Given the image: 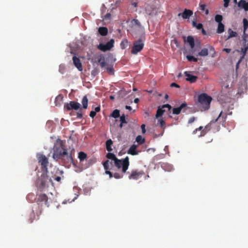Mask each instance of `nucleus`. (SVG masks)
<instances>
[{"label":"nucleus","instance_id":"61","mask_svg":"<svg viewBox=\"0 0 248 248\" xmlns=\"http://www.w3.org/2000/svg\"><path fill=\"white\" fill-rule=\"evenodd\" d=\"M202 33L203 34V35H206V31L204 30L203 28H202Z\"/></svg>","mask_w":248,"mask_h":248},{"label":"nucleus","instance_id":"18","mask_svg":"<svg viewBox=\"0 0 248 248\" xmlns=\"http://www.w3.org/2000/svg\"><path fill=\"white\" fill-rule=\"evenodd\" d=\"M238 6L242 9H244L245 11H248V2H247L245 0H240L238 3Z\"/></svg>","mask_w":248,"mask_h":248},{"label":"nucleus","instance_id":"28","mask_svg":"<svg viewBox=\"0 0 248 248\" xmlns=\"http://www.w3.org/2000/svg\"><path fill=\"white\" fill-rule=\"evenodd\" d=\"M224 31V25L222 23H220L218 24L217 32V33H221Z\"/></svg>","mask_w":248,"mask_h":248},{"label":"nucleus","instance_id":"38","mask_svg":"<svg viewBox=\"0 0 248 248\" xmlns=\"http://www.w3.org/2000/svg\"><path fill=\"white\" fill-rule=\"evenodd\" d=\"M106 70H107V72L109 75H114V68L113 67V66H110L107 67L106 68Z\"/></svg>","mask_w":248,"mask_h":248},{"label":"nucleus","instance_id":"23","mask_svg":"<svg viewBox=\"0 0 248 248\" xmlns=\"http://www.w3.org/2000/svg\"><path fill=\"white\" fill-rule=\"evenodd\" d=\"M98 32L102 36H106L108 33V30L107 27H102L98 29Z\"/></svg>","mask_w":248,"mask_h":248},{"label":"nucleus","instance_id":"44","mask_svg":"<svg viewBox=\"0 0 248 248\" xmlns=\"http://www.w3.org/2000/svg\"><path fill=\"white\" fill-rule=\"evenodd\" d=\"M119 117H120V121L121 122H122V123H125V124L127 123V122L125 120V115L124 114L122 115L121 116H120Z\"/></svg>","mask_w":248,"mask_h":248},{"label":"nucleus","instance_id":"24","mask_svg":"<svg viewBox=\"0 0 248 248\" xmlns=\"http://www.w3.org/2000/svg\"><path fill=\"white\" fill-rule=\"evenodd\" d=\"M186 42L189 44L191 48H193L195 46L194 39L191 36H188L186 39Z\"/></svg>","mask_w":248,"mask_h":248},{"label":"nucleus","instance_id":"43","mask_svg":"<svg viewBox=\"0 0 248 248\" xmlns=\"http://www.w3.org/2000/svg\"><path fill=\"white\" fill-rule=\"evenodd\" d=\"M158 124H159L160 127L162 128H165V122L162 119L158 120Z\"/></svg>","mask_w":248,"mask_h":248},{"label":"nucleus","instance_id":"53","mask_svg":"<svg viewBox=\"0 0 248 248\" xmlns=\"http://www.w3.org/2000/svg\"><path fill=\"white\" fill-rule=\"evenodd\" d=\"M170 87H171L180 88V86L178 84H176V83H175L174 82L170 84Z\"/></svg>","mask_w":248,"mask_h":248},{"label":"nucleus","instance_id":"21","mask_svg":"<svg viewBox=\"0 0 248 248\" xmlns=\"http://www.w3.org/2000/svg\"><path fill=\"white\" fill-rule=\"evenodd\" d=\"M161 168L167 171H171L173 170V166L167 163H163L161 165Z\"/></svg>","mask_w":248,"mask_h":248},{"label":"nucleus","instance_id":"1","mask_svg":"<svg viewBox=\"0 0 248 248\" xmlns=\"http://www.w3.org/2000/svg\"><path fill=\"white\" fill-rule=\"evenodd\" d=\"M227 117V114L221 111L216 119L212 120L205 126L204 129L202 130L200 136H204L209 130L214 127H216L215 128L216 131H219L220 124L222 126H225Z\"/></svg>","mask_w":248,"mask_h":248},{"label":"nucleus","instance_id":"8","mask_svg":"<svg viewBox=\"0 0 248 248\" xmlns=\"http://www.w3.org/2000/svg\"><path fill=\"white\" fill-rule=\"evenodd\" d=\"M114 43V39H111L106 44L100 43L99 45L97 46V48L104 52L107 50H109L111 48L113 47Z\"/></svg>","mask_w":248,"mask_h":248},{"label":"nucleus","instance_id":"40","mask_svg":"<svg viewBox=\"0 0 248 248\" xmlns=\"http://www.w3.org/2000/svg\"><path fill=\"white\" fill-rule=\"evenodd\" d=\"M223 17L221 15H217L215 16V20L217 22H218V23H222L221 21L222 20Z\"/></svg>","mask_w":248,"mask_h":248},{"label":"nucleus","instance_id":"3","mask_svg":"<svg viewBox=\"0 0 248 248\" xmlns=\"http://www.w3.org/2000/svg\"><path fill=\"white\" fill-rule=\"evenodd\" d=\"M53 150V158L56 160L62 159L65 155H68L67 151L65 148L63 141L60 139L56 140Z\"/></svg>","mask_w":248,"mask_h":248},{"label":"nucleus","instance_id":"58","mask_svg":"<svg viewBox=\"0 0 248 248\" xmlns=\"http://www.w3.org/2000/svg\"><path fill=\"white\" fill-rule=\"evenodd\" d=\"M100 111V107L98 106L95 108L94 111H96V113L99 112Z\"/></svg>","mask_w":248,"mask_h":248},{"label":"nucleus","instance_id":"36","mask_svg":"<svg viewBox=\"0 0 248 248\" xmlns=\"http://www.w3.org/2000/svg\"><path fill=\"white\" fill-rule=\"evenodd\" d=\"M98 62L100 63V66L103 68L106 66V62H105V58L104 57H100L99 59H98Z\"/></svg>","mask_w":248,"mask_h":248},{"label":"nucleus","instance_id":"52","mask_svg":"<svg viewBox=\"0 0 248 248\" xmlns=\"http://www.w3.org/2000/svg\"><path fill=\"white\" fill-rule=\"evenodd\" d=\"M195 118L194 117H192L189 119L188 123V124H192L195 121Z\"/></svg>","mask_w":248,"mask_h":248},{"label":"nucleus","instance_id":"57","mask_svg":"<svg viewBox=\"0 0 248 248\" xmlns=\"http://www.w3.org/2000/svg\"><path fill=\"white\" fill-rule=\"evenodd\" d=\"M34 197V195L32 193H30V194H29L27 196V198L28 199H30V198H33Z\"/></svg>","mask_w":248,"mask_h":248},{"label":"nucleus","instance_id":"22","mask_svg":"<svg viewBox=\"0 0 248 248\" xmlns=\"http://www.w3.org/2000/svg\"><path fill=\"white\" fill-rule=\"evenodd\" d=\"M113 145V141L111 139L108 140L106 141V150L109 152H111L113 149L112 148V146Z\"/></svg>","mask_w":248,"mask_h":248},{"label":"nucleus","instance_id":"6","mask_svg":"<svg viewBox=\"0 0 248 248\" xmlns=\"http://www.w3.org/2000/svg\"><path fill=\"white\" fill-rule=\"evenodd\" d=\"M48 179V176L46 172L43 173L41 177L38 178L37 182V185L41 190L46 187Z\"/></svg>","mask_w":248,"mask_h":248},{"label":"nucleus","instance_id":"59","mask_svg":"<svg viewBox=\"0 0 248 248\" xmlns=\"http://www.w3.org/2000/svg\"><path fill=\"white\" fill-rule=\"evenodd\" d=\"M132 5L135 7H137L138 5V3L136 2H133L132 3Z\"/></svg>","mask_w":248,"mask_h":248},{"label":"nucleus","instance_id":"31","mask_svg":"<svg viewBox=\"0 0 248 248\" xmlns=\"http://www.w3.org/2000/svg\"><path fill=\"white\" fill-rule=\"evenodd\" d=\"M128 43L127 39L123 40L120 43L121 48L123 49H125L127 46Z\"/></svg>","mask_w":248,"mask_h":248},{"label":"nucleus","instance_id":"29","mask_svg":"<svg viewBox=\"0 0 248 248\" xmlns=\"http://www.w3.org/2000/svg\"><path fill=\"white\" fill-rule=\"evenodd\" d=\"M132 26H137L138 27H141V24L140 21L137 19H133L131 21Z\"/></svg>","mask_w":248,"mask_h":248},{"label":"nucleus","instance_id":"2","mask_svg":"<svg viewBox=\"0 0 248 248\" xmlns=\"http://www.w3.org/2000/svg\"><path fill=\"white\" fill-rule=\"evenodd\" d=\"M106 157L108 160H111L113 161L114 165L118 169L122 168V172L123 173L126 172L129 166L128 156H126L123 159H119L114 154L109 152L107 154Z\"/></svg>","mask_w":248,"mask_h":248},{"label":"nucleus","instance_id":"20","mask_svg":"<svg viewBox=\"0 0 248 248\" xmlns=\"http://www.w3.org/2000/svg\"><path fill=\"white\" fill-rule=\"evenodd\" d=\"M137 147V145L134 144L132 145L128 149L127 153L133 155H138L139 154V152L136 151Z\"/></svg>","mask_w":248,"mask_h":248},{"label":"nucleus","instance_id":"4","mask_svg":"<svg viewBox=\"0 0 248 248\" xmlns=\"http://www.w3.org/2000/svg\"><path fill=\"white\" fill-rule=\"evenodd\" d=\"M144 46V41L142 39H139L134 41L131 50V53L133 54H137L143 49Z\"/></svg>","mask_w":248,"mask_h":248},{"label":"nucleus","instance_id":"7","mask_svg":"<svg viewBox=\"0 0 248 248\" xmlns=\"http://www.w3.org/2000/svg\"><path fill=\"white\" fill-rule=\"evenodd\" d=\"M80 104L77 102L70 101L69 103H65L64 105V109L66 111L71 110H77L80 108Z\"/></svg>","mask_w":248,"mask_h":248},{"label":"nucleus","instance_id":"32","mask_svg":"<svg viewBox=\"0 0 248 248\" xmlns=\"http://www.w3.org/2000/svg\"><path fill=\"white\" fill-rule=\"evenodd\" d=\"M110 116L114 118H117L120 117V111L118 109H115L113 111Z\"/></svg>","mask_w":248,"mask_h":248},{"label":"nucleus","instance_id":"30","mask_svg":"<svg viewBox=\"0 0 248 248\" xmlns=\"http://www.w3.org/2000/svg\"><path fill=\"white\" fill-rule=\"evenodd\" d=\"M54 172L55 173L53 176H61L62 177H63V172L62 170H61L55 168L54 169Z\"/></svg>","mask_w":248,"mask_h":248},{"label":"nucleus","instance_id":"55","mask_svg":"<svg viewBox=\"0 0 248 248\" xmlns=\"http://www.w3.org/2000/svg\"><path fill=\"white\" fill-rule=\"evenodd\" d=\"M203 128L202 126H200L199 128H196L195 130H194L193 132V134H195L197 131L198 130H201Z\"/></svg>","mask_w":248,"mask_h":248},{"label":"nucleus","instance_id":"47","mask_svg":"<svg viewBox=\"0 0 248 248\" xmlns=\"http://www.w3.org/2000/svg\"><path fill=\"white\" fill-rule=\"evenodd\" d=\"M61 176H52L54 179L58 182H60L62 179Z\"/></svg>","mask_w":248,"mask_h":248},{"label":"nucleus","instance_id":"13","mask_svg":"<svg viewBox=\"0 0 248 248\" xmlns=\"http://www.w3.org/2000/svg\"><path fill=\"white\" fill-rule=\"evenodd\" d=\"M103 165L106 170L105 173L109 175V178H111L113 177V174L109 170L111 169L110 168V165L111 167L112 166V161H109V160H107L103 163Z\"/></svg>","mask_w":248,"mask_h":248},{"label":"nucleus","instance_id":"19","mask_svg":"<svg viewBox=\"0 0 248 248\" xmlns=\"http://www.w3.org/2000/svg\"><path fill=\"white\" fill-rule=\"evenodd\" d=\"M186 103H182L179 107L174 108L172 109L173 113L174 114H179L180 113L183 108L186 106Z\"/></svg>","mask_w":248,"mask_h":248},{"label":"nucleus","instance_id":"60","mask_svg":"<svg viewBox=\"0 0 248 248\" xmlns=\"http://www.w3.org/2000/svg\"><path fill=\"white\" fill-rule=\"evenodd\" d=\"M125 108L127 109H128L129 110H131L132 109V108L130 106L126 105L125 106Z\"/></svg>","mask_w":248,"mask_h":248},{"label":"nucleus","instance_id":"26","mask_svg":"<svg viewBox=\"0 0 248 248\" xmlns=\"http://www.w3.org/2000/svg\"><path fill=\"white\" fill-rule=\"evenodd\" d=\"M243 30H244V36L247 35L246 33V30L248 28V20L246 18H244L243 20Z\"/></svg>","mask_w":248,"mask_h":248},{"label":"nucleus","instance_id":"17","mask_svg":"<svg viewBox=\"0 0 248 248\" xmlns=\"http://www.w3.org/2000/svg\"><path fill=\"white\" fill-rule=\"evenodd\" d=\"M185 75L186 77V80L189 81L190 83L195 82L198 79V77L197 76L192 75L188 73V72H185Z\"/></svg>","mask_w":248,"mask_h":248},{"label":"nucleus","instance_id":"12","mask_svg":"<svg viewBox=\"0 0 248 248\" xmlns=\"http://www.w3.org/2000/svg\"><path fill=\"white\" fill-rule=\"evenodd\" d=\"M144 173L143 171H139L137 170H132L131 174L129 175L128 178L129 179L137 180L141 177Z\"/></svg>","mask_w":248,"mask_h":248},{"label":"nucleus","instance_id":"64","mask_svg":"<svg viewBox=\"0 0 248 248\" xmlns=\"http://www.w3.org/2000/svg\"><path fill=\"white\" fill-rule=\"evenodd\" d=\"M123 124L124 123H122V122H121V124H120V127L122 128L123 126Z\"/></svg>","mask_w":248,"mask_h":248},{"label":"nucleus","instance_id":"50","mask_svg":"<svg viewBox=\"0 0 248 248\" xmlns=\"http://www.w3.org/2000/svg\"><path fill=\"white\" fill-rule=\"evenodd\" d=\"M208 48H209V50L210 51L213 52V54L215 53V49H214V47H213L212 46H209Z\"/></svg>","mask_w":248,"mask_h":248},{"label":"nucleus","instance_id":"25","mask_svg":"<svg viewBox=\"0 0 248 248\" xmlns=\"http://www.w3.org/2000/svg\"><path fill=\"white\" fill-rule=\"evenodd\" d=\"M82 104V108L84 109H86L88 107V99L86 95L83 97L81 101Z\"/></svg>","mask_w":248,"mask_h":248},{"label":"nucleus","instance_id":"10","mask_svg":"<svg viewBox=\"0 0 248 248\" xmlns=\"http://www.w3.org/2000/svg\"><path fill=\"white\" fill-rule=\"evenodd\" d=\"M38 160L39 163H40L42 166V169L47 171V167L48 164L47 158L43 155H40L38 156Z\"/></svg>","mask_w":248,"mask_h":248},{"label":"nucleus","instance_id":"41","mask_svg":"<svg viewBox=\"0 0 248 248\" xmlns=\"http://www.w3.org/2000/svg\"><path fill=\"white\" fill-rule=\"evenodd\" d=\"M248 48H246L244 46L243 47H241V54L242 55V58H243L246 55L247 52L248 51Z\"/></svg>","mask_w":248,"mask_h":248},{"label":"nucleus","instance_id":"54","mask_svg":"<svg viewBox=\"0 0 248 248\" xmlns=\"http://www.w3.org/2000/svg\"><path fill=\"white\" fill-rule=\"evenodd\" d=\"M224 2V6L225 7H228L230 0H223Z\"/></svg>","mask_w":248,"mask_h":248},{"label":"nucleus","instance_id":"37","mask_svg":"<svg viewBox=\"0 0 248 248\" xmlns=\"http://www.w3.org/2000/svg\"><path fill=\"white\" fill-rule=\"evenodd\" d=\"M192 25L193 27H196L198 30H201L203 28V25L202 23L197 24L196 21L192 22Z\"/></svg>","mask_w":248,"mask_h":248},{"label":"nucleus","instance_id":"39","mask_svg":"<svg viewBox=\"0 0 248 248\" xmlns=\"http://www.w3.org/2000/svg\"><path fill=\"white\" fill-rule=\"evenodd\" d=\"M186 58L189 62H197L198 59L193 56L187 55Z\"/></svg>","mask_w":248,"mask_h":248},{"label":"nucleus","instance_id":"56","mask_svg":"<svg viewBox=\"0 0 248 248\" xmlns=\"http://www.w3.org/2000/svg\"><path fill=\"white\" fill-rule=\"evenodd\" d=\"M223 51H225L226 53H229L231 52V49L230 48H223Z\"/></svg>","mask_w":248,"mask_h":248},{"label":"nucleus","instance_id":"35","mask_svg":"<svg viewBox=\"0 0 248 248\" xmlns=\"http://www.w3.org/2000/svg\"><path fill=\"white\" fill-rule=\"evenodd\" d=\"M87 157L86 154L82 152L78 153V158L80 161H83Z\"/></svg>","mask_w":248,"mask_h":248},{"label":"nucleus","instance_id":"63","mask_svg":"<svg viewBox=\"0 0 248 248\" xmlns=\"http://www.w3.org/2000/svg\"><path fill=\"white\" fill-rule=\"evenodd\" d=\"M110 16V14H107L105 16V18L106 19H107L108 18L109 16Z\"/></svg>","mask_w":248,"mask_h":248},{"label":"nucleus","instance_id":"45","mask_svg":"<svg viewBox=\"0 0 248 248\" xmlns=\"http://www.w3.org/2000/svg\"><path fill=\"white\" fill-rule=\"evenodd\" d=\"M35 214L33 212H32L30 214V218L29 219V222L32 223L35 218Z\"/></svg>","mask_w":248,"mask_h":248},{"label":"nucleus","instance_id":"42","mask_svg":"<svg viewBox=\"0 0 248 248\" xmlns=\"http://www.w3.org/2000/svg\"><path fill=\"white\" fill-rule=\"evenodd\" d=\"M200 9L202 11H205V14L206 15H207L209 14V10L208 9H205V4L200 5Z\"/></svg>","mask_w":248,"mask_h":248},{"label":"nucleus","instance_id":"48","mask_svg":"<svg viewBox=\"0 0 248 248\" xmlns=\"http://www.w3.org/2000/svg\"><path fill=\"white\" fill-rule=\"evenodd\" d=\"M96 111H91L90 112V116L92 118H93L96 115Z\"/></svg>","mask_w":248,"mask_h":248},{"label":"nucleus","instance_id":"11","mask_svg":"<svg viewBox=\"0 0 248 248\" xmlns=\"http://www.w3.org/2000/svg\"><path fill=\"white\" fill-rule=\"evenodd\" d=\"M165 108H167L168 109V111H170V109L171 108V107L170 105L168 104L163 105L161 107L160 106L158 107V108L157 109V111H156V115H155V117L156 118H158V117H160L162 116L164 112L165 111V109H164Z\"/></svg>","mask_w":248,"mask_h":248},{"label":"nucleus","instance_id":"9","mask_svg":"<svg viewBox=\"0 0 248 248\" xmlns=\"http://www.w3.org/2000/svg\"><path fill=\"white\" fill-rule=\"evenodd\" d=\"M211 100L212 98L206 93H202L198 96V101L202 104L209 105Z\"/></svg>","mask_w":248,"mask_h":248},{"label":"nucleus","instance_id":"16","mask_svg":"<svg viewBox=\"0 0 248 248\" xmlns=\"http://www.w3.org/2000/svg\"><path fill=\"white\" fill-rule=\"evenodd\" d=\"M73 61L75 66L79 71H81L82 70V67L79 59L76 56H74L73 57Z\"/></svg>","mask_w":248,"mask_h":248},{"label":"nucleus","instance_id":"46","mask_svg":"<svg viewBox=\"0 0 248 248\" xmlns=\"http://www.w3.org/2000/svg\"><path fill=\"white\" fill-rule=\"evenodd\" d=\"M113 176L116 179H120L123 177V174L116 172L113 175Z\"/></svg>","mask_w":248,"mask_h":248},{"label":"nucleus","instance_id":"51","mask_svg":"<svg viewBox=\"0 0 248 248\" xmlns=\"http://www.w3.org/2000/svg\"><path fill=\"white\" fill-rule=\"evenodd\" d=\"M141 130H142V133L143 134L145 133L146 132V130H145V125L144 124H142L141 125Z\"/></svg>","mask_w":248,"mask_h":248},{"label":"nucleus","instance_id":"49","mask_svg":"<svg viewBox=\"0 0 248 248\" xmlns=\"http://www.w3.org/2000/svg\"><path fill=\"white\" fill-rule=\"evenodd\" d=\"M82 117V113L81 110H79L77 112V118L81 119Z\"/></svg>","mask_w":248,"mask_h":248},{"label":"nucleus","instance_id":"15","mask_svg":"<svg viewBox=\"0 0 248 248\" xmlns=\"http://www.w3.org/2000/svg\"><path fill=\"white\" fill-rule=\"evenodd\" d=\"M193 15V11L191 10L185 9L182 13H179L178 16H181L183 19H188Z\"/></svg>","mask_w":248,"mask_h":248},{"label":"nucleus","instance_id":"5","mask_svg":"<svg viewBox=\"0 0 248 248\" xmlns=\"http://www.w3.org/2000/svg\"><path fill=\"white\" fill-rule=\"evenodd\" d=\"M36 201L39 205L45 204L47 207H48L49 205L48 198L45 194H37L36 195Z\"/></svg>","mask_w":248,"mask_h":248},{"label":"nucleus","instance_id":"33","mask_svg":"<svg viewBox=\"0 0 248 248\" xmlns=\"http://www.w3.org/2000/svg\"><path fill=\"white\" fill-rule=\"evenodd\" d=\"M136 141L139 144H142L144 143L145 139L140 135H139L136 137Z\"/></svg>","mask_w":248,"mask_h":248},{"label":"nucleus","instance_id":"14","mask_svg":"<svg viewBox=\"0 0 248 248\" xmlns=\"http://www.w3.org/2000/svg\"><path fill=\"white\" fill-rule=\"evenodd\" d=\"M227 35L224 36V39L227 41L232 37H236L238 35L237 32L233 31L232 29H228L227 30Z\"/></svg>","mask_w":248,"mask_h":248},{"label":"nucleus","instance_id":"27","mask_svg":"<svg viewBox=\"0 0 248 248\" xmlns=\"http://www.w3.org/2000/svg\"><path fill=\"white\" fill-rule=\"evenodd\" d=\"M208 54V49L207 48H203L200 52H199L197 56H201L205 57L207 56Z\"/></svg>","mask_w":248,"mask_h":248},{"label":"nucleus","instance_id":"34","mask_svg":"<svg viewBox=\"0 0 248 248\" xmlns=\"http://www.w3.org/2000/svg\"><path fill=\"white\" fill-rule=\"evenodd\" d=\"M63 98V96L61 95H58L56 98H55V105L58 106L59 105H60V102H62Z\"/></svg>","mask_w":248,"mask_h":248},{"label":"nucleus","instance_id":"62","mask_svg":"<svg viewBox=\"0 0 248 248\" xmlns=\"http://www.w3.org/2000/svg\"><path fill=\"white\" fill-rule=\"evenodd\" d=\"M139 102V99L138 98H136L134 99V102L135 103H138Z\"/></svg>","mask_w":248,"mask_h":248}]
</instances>
